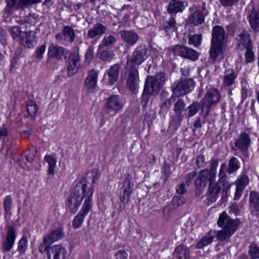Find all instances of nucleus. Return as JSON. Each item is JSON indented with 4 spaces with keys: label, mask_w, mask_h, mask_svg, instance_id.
<instances>
[{
    "label": "nucleus",
    "mask_w": 259,
    "mask_h": 259,
    "mask_svg": "<svg viewBox=\"0 0 259 259\" xmlns=\"http://www.w3.org/2000/svg\"><path fill=\"white\" fill-rule=\"evenodd\" d=\"M186 48L182 45H176L171 48V50L175 55L183 57Z\"/></svg>",
    "instance_id": "obj_44"
},
{
    "label": "nucleus",
    "mask_w": 259,
    "mask_h": 259,
    "mask_svg": "<svg viewBox=\"0 0 259 259\" xmlns=\"http://www.w3.org/2000/svg\"><path fill=\"white\" fill-rule=\"evenodd\" d=\"M16 238V233L14 229L9 227L8 229L7 235L2 243V250L4 252H8L12 248Z\"/></svg>",
    "instance_id": "obj_20"
},
{
    "label": "nucleus",
    "mask_w": 259,
    "mask_h": 259,
    "mask_svg": "<svg viewBox=\"0 0 259 259\" xmlns=\"http://www.w3.org/2000/svg\"><path fill=\"white\" fill-rule=\"evenodd\" d=\"M27 238L26 236H23L19 241L18 250L20 254H24L27 247Z\"/></svg>",
    "instance_id": "obj_46"
},
{
    "label": "nucleus",
    "mask_w": 259,
    "mask_h": 259,
    "mask_svg": "<svg viewBox=\"0 0 259 259\" xmlns=\"http://www.w3.org/2000/svg\"><path fill=\"white\" fill-rule=\"evenodd\" d=\"M50 245H51L50 243H48L46 242H44V238L42 242L41 243H40L39 245V247H38L39 251L41 253H44L45 252H47V255L48 256V251L49 249L50 248V247L51 246Z\"/></svg>",
    "instance_id": "obj_55"
},
{
    "label": "nucleus",
    "mask_w": 259,
    "mask_h": 259,
    "mask_svg": "<svg viewBox=\"0 0 259 259\" xmlns=\"http://www.w3.org/2000/svg\"><path fill=\"white\" fill-rule=\"evenodd\" d=\"M199 55L197 52L187 47L183 58H187L192 61H195L199 58Z\"/></svg>",
    "instance_id": "obj_37"
},
{
    "label": "nucleus",
    "mask_w": 259,
    "mask_h": 259,
    "mask_svg": "<svg viewBox=\"0 0 259 259\" xmlns=\"http://www.w3.org/2000/svg\"><path fill=\"white\" fill-rule=\"evenodd\" d=\"M67 251L60 244L54 245L50 247L48 251L47 259H65Z\"/></svg>",
    "instance_id": "obj_16"
},
{
    "label": "nucleus",
    "mask_w": 259,
    "mask_h": 259,
    "mask_svg": "<svg viewBox=\"0 0 259 259\" xmlns=\"http://www.w3.org/2000/svg\"><path fill=\"white\" fill-rule=\"evenodd\" d=\"M36 42V39L34 32L29 31L25 32V40L24 44H23L24 46L28 48L33 47L34 44H35Z\"/></svg>",
    "instance_id": "obj_32"
},
{
    "label": "nucleus",
    "mask_w": 259,
    "mask_h": 259,
    "mask_svg": "<svg viewBox=\"0 0 259 259\" xmlns=\"http://www.w3.org/2000/svg\"><path fill=\"white\" fill-rule=\"evenodd\" d=\"M224 7H232L238 3L239 0H219Z\"/></svg>",
    "instance_id": "obj_57"
},
{
    "label": "nucleus",
    "mask_w": 259,
    "mask_h": 259,
    "mask_svg": "<svg viewBox=\"0 0 259 259\" xmlns=\"http://www.w3.org/2000/svg\"><path fill=\"white\" fill-rule=\"evenodd\" d=\"M239 163L236 157H232L229 162L228 172L230 174L236 171L239 168Z\"/></svg>",
    "instance_id": "obj_43"
},
{
    "label": "nucleus",
    "mask_w": 259,
    "mask_h": 259,
    "mask_svg": "<svg viewBox=\"0 0 259 259\" xmlns=\"http://www.w3.org/2000/svg\"><path fill=\"white\" fill-rule=\"evenodd\" d=\"M107 30L106 26L101 23H97L88 31V36L91 38H94L97 36H100Z\"/></svg>",
    "instance_id": "obj_26"
},
{
    "label": "nucleus",
    "mask_w": 259,
    "mask_h": 259,
    "mask_svg": "<svg viewBox=\"0 0 259 259\" xmlns=\"http://www.w3.org/2000/svg\"><path fill=\"white\" fill-rule=\"evenodd\" d=\"M73 227L75 229L79 228L81 225V212L79 211L73 221Z\"/></svg>",
    "instance_id": "obj_58"
},
{
    "label": "nucleus",
    "mask_w": 259,
    "mask_h": 259,
    "mask_svg": "<svg viewBox=\"0 0 259 259\" xmlns=\"http://www.w3.org/2000/svg\"><path fill=\"white\" fill-rule=\"evenodd\" d=\"M162 174L164 176L165 179H167L169 176L171 170L170 167L168 164L165 163L164 166L162 168Z\"/></svg>",
    "instance_id": "obj_61"
},
{
    "label": "nucleus",
    "mask_w": 259,
    "mask_h": 259,
    "mask_svg": "<svg viewBox=\"0 0 259 259\" xmlns=\"http://www.w3.org/2000/svg\"><path fill=\"white\" fill-rule=\"evenodd\" d=\"M227 37L224 29L215 26L212 30L211 46L209 50L210 58L214 61L217 58L223 59Z\"/></svg>",
    "instance_id": "obj_3"
},
{
    "label": "nucleus",
    "mask_w": 259,
    "mask_h": 259,
    "mask_svg": "<svg viewBox=\"0 0 259 259\" xmlns=\"http://www.w3.org/2000/svg\"><path fill=\"white\" fill-rule=\"evenodd\" d=\"M249 22L251 28L254 31L259 30V16L255 12H251L249 15Z\"/></svg>",
    "instance_id": "obj_29"
},
{
    "label": "nucleus",
    "mask_w": 259,
    "mask_h": 259,
    "mask_svg": "<svg viewBox=\"0 0 259 259\" xmlns=\"http://www.w3.org/2000/svg\"><path fill=\"white\" fill-rule=\"evenodd\" d=\"M63 32L65 35V40L69 42H73L75 38V33L74 30L69 26L64 27Z\"/></svg>",
    "instance_id": "obj_39"
},
{
    "label": "nucleus",
    "mask_w": 259,
    "mask_h": 259,
    "mask_svg": "<svg viewBox=\"0 0 259 259\" xmlns=\"http://www.w3.org/2000/svg\"><path fill=\"white\" fill-rule=\"evenodd\" d=\"M132 177L127 176L124 180L119 185L120 190V199L123 203H127L131 194L133 192L134 184L132 182Z\"/></svg>",
    "instance_id": "obj_9"
},
{
    "label": "nucleus",
    "mask_w": 259,
    "mask_h": 259,
    "mask_svg": "<svg viewBox=\"0 0 259 259\" xmlns=\"http://www.w3.org/2000/svg\"><path fill=\"white\" fill-rule=\"evenodd\" d=\"M236 78L233 72L225 75L224 77V84L226 86H230L234 83V79Z\"/></svg>",
    "instance_id": "obj_51"
},
{
    "label": "nucleus",
    "mask_w": 259,
    "mask_h": 259,
    "mask_svg": "<svg viewBox=\"0 0 259 259\" xmlns=\"http://www.w3.org/2000/svg\"><path fill=\"white\" fill-rule=\"evenodd\" d=\"M202 41V35L200 34L190 35L189 37V44L192 45L195 47H198Z\"/></svg>",
    "instance_id": "obj_41"
},
{
    "label": "nucleus",
    "mask_w": 259,
    "mask_h": 259,
    "mask_svg": "<svg viewBox=\"0 0 259 259\" xmlns=\"http://www.w3.org/2000/svg\"><path fill=\"white\" fill-rule=\"evenodd\" d=\"M184 9V5L183 2L174 0L170 2L167 10L169 13H177Z\"/></svg>",
    "instance_id": "obj_28"
},
{
    "label": "nucleus",
    "mask_w": 259,
    "mask_h": 259,
    "mask_svg": "<svg viewBox=\"0 0 259 259\" xmlns=\"http://www.w3.org/2000/svg\"><path fill=\"white\" fill-rule=\"evenodd\" d=\"M165 80V74L163 73H158L154 76H148L145 81L144 93L148 95L157 94Z\"/></svg>",
    "instance_id": "obj_6"
},
{
    "label": "nucleus",
    "mask_w": 259,
    "mask_h": 259,
    "mask_svg": "<svg viewBox=\"0 0 259 259\" xmlns=\"http://www.w3.org/2000/svg\"><path fill=\"white\" fill-rule=\"evenodd\" d=\"M94 56V48L90 47L85 54L84 63L89 65L92 60Z\"/></svg>",
    "instance_id": "obj_52"
},
{
    "label": "nucleus",
    "mask_w": 259,
    "mask_h": 259,
    "mask_svg": "<svg viewBox=\"0 0 259 259\" xmlns=\"http://www.w3.org/2000/svg\"><path fill=\"white\" fill-rule=\"evenodd\" d=\"M251 144L250 136L245 132L240 134L237 140L235 143V145L239 149L243 151L248 150Z\"/></svg>",
    "instance_id": "obj_21"
},
{
    "label": "nucleus",
    "mask_w": 259,
    "mask_h": 259,
    "mask_svg": "<svg viewBox=\"0 0 259 259\" xmlns=\"http://www.w3.org/2000/svg\"><path fill=\"white\" fill-rule=\"evenodd\" d=\"M248 183V179L246 176H241L238 180L236 184L235 199H238L241 195L242 190Z\"/></svg>",
    "instance_id": "obj_25"
},
{
    "label": "nucleus",
    "mask_w": 259,
    "mask_h": 259,
    "mask_svg": "<svg viewBox=\"0 0 259 259\" xmlns=\"http://www.w3.org/2000/svg\"><path fill=\"white\" fill-rule=\"evenodd\" d=\"M116 41V38L112 35H105L99 46V49L111 47Z\"/></svg>",
    "instance_id": "obj_31"
},
{
    "label": "nucleus",
    "mask_w": 259,
    "mask_h": 259,
    "mask_svg": "<svg viewBox=\"0 0 259 259\" xmlns=\"http://www.w3.org/2000/svg\"><path fill=\"white\" fill-rule=\"evenodd\" d=\"M98 56L103 61H110L114 58L115 55L113 52L103 51L98 53Z\"/></svg>",
    "instance_id": "obj_40"
},
{
    "label": "nucleus",
    "mask_w": 259,
    "mask_h": 259,
    "mask_svg": "<svg viewBox=\"0 0 259 259\" xmlns=\"http://www.w3.org/2000/svg\"><path fill=\"white\" fill-rule=\"evenodd\" d=\"M68 50L65 48L52 44L49 47L48 56L59 60L67 59Z\"/></svg>",
    "instance_id": "obj_14"
},
{
    "label": "nucleus",
    "mask_w": 259,
    "mask_h": 259,
    "mask_svg": "<svg viewBox=\"0 0 259 259\" xmlns=\"http://www.w3.org/2000/svg\"><path fill=\"white\" fill-rule=\"evenodd\" d=\"M121 69L120 64L116 63L111 65L104 75L103 79L105 82L110 85L114 84L119 78Z\"/></svg>",
    "instance_id": "obj_13"
},
{
    "label": "nucleus",
    "mask_w": 259,
    "mask_h": 259,
    "mask_svg": "<svg viewBox=\"0 0 259 259\" xmlns=\"http://www.w3.org/2000/svg\"><path fill=\"white\" fill-rule=\"evenodd\" d=\"M44 160L48 163L49 165L48 171V174L54 175L55 173V168L56 165V160L51 155L45 156Z\"/></svg>",
    "instance_id": "obj_35"
},
{
    "label": "nucleus",
    "mask_w": 259,
    "mask_h": 259,
    "mask_svg": "<svg viewBox=\"0 0 259 259\" xmlns=\"http://www.w3.org/2000/svg\"><path fill=\"white\" fill-rule=\"evenodd\" d=\"M174 255L176 259H188L190 251L186 246L181 244L175 248Z\"/></svg>",
    "instance_id": "obj_24"
},
{
    "label": "nucleus",
    "mask_w": 259,
    "mask_h": 259,
    "mask_svg": "<svg viewBox=\"0 0 259 259\" xmlns=\"http://www.w3.org/2000/svg\"><path fill=\"white\" fill-rule=\"evenodd\" d=\"M249 254L252 258H259V247L255 245L252 244L250 245Z\"/></svg>",
    "instance_id": "obj_50"
},
{
    "label": "nucleus",
    "mask_w": 259,
    "mask_h": 259,
    "mask_svg": "<svg viewBox=\"0 0 259 259\" xmlns=\"http://www.w3.org/2000/svg\"><path fill=\"white\" fill-rule=\"evenodd\" d=\"M124 104L123 100L119 96L112 95L108 98L105 108L109 113H117L122 109Z\"/></svg>",
    "instance_id": "obj_12"
},
{
    "label": "nucleus",
    "mask_w": 259,
    "mask_h": 259,
    "mask_svg": "<svg viewBox=\"0 0 259 259\" xmlns=\"http://www.w3.org/2000/svg\"><path fill=\"white\" fill-rule=\"evenodd\" d=\"M46 49V45L44 44L39 48H37L35 51L36 58L39 60L41 59L43 56V54L45 52Z\"/></svg>",
    "instance_id": "obj_54"
},
{
    "label": "nucleus",
    "mask_w": 259,
    "mask_h": 259,
    "mask_svg": "<svg viewBox=\"0 0 259 259\" xmlns=\"http://www.w3.org/2000/svg\"><path fill=\"white\" fill-rule=\"evenodd\" d=\"M230 211L234 213L235 215H238L240 214V210L238 205L235 203H232L230 207Z\"/></svg>",
    "instance_id": "obj_63"
},
{
    "label": "nucleus",
    "mask_w": 259,
    "mask_h": 259,
    "mask_svg": "<svg viewBox=\"0 0 259 259\" xmlns=\"http://www.w3.org/2000/svg\"><path fill=\"white\" fill-rule=\"evenodd\" d=\"M201 106L199 103L194 102L188 107V116L192 117L198 111Z\"/></svg>",
    "instance_id": "obj_42"
},
{
    "label": "nucleus",
    "mask_w": 259,
    "mask_h": 259,
    "mask_svg": "<svg viewBox=\"0 0 259 259\" xmlns=\"http://www.w3.org/2000/svg\"><path fill=\"white\" fill-rule=\"evenodd\" d=\"M133 8L130 6L124 5L121 9V13L124 15V17L126 19L130 18L132 14Z\"/></svg>",
    "instance_id": "obj_53"
},
{
    "label": "nucleus",
    "mask_w": 259,
    "mask_h": 259,
    "mask_svg": "<svg viewBox=\"0 0 259 259\" xmlns=\"http://www.w3.org/2000/svg\"><path fill=\"white\" fill-rule=\"evenodd\" d=\"M250 207L251 209V212L254 213L255 215H257L259 213V202L250 204Z\"/></svg>",
    "instance_id": "obj_64"
},
{
    "label": "nucleus",
    "mask_w": 259,
    "mask_h": 259,
    "mask_svg": "<svg viewBox=\"0 0 259 259\" xmlns=\"http://www.w3.org/2000/svg\"><path fill=\"white\" fill-rule=\"evenodd\" d=\"M147 50L145 47H140L136 49L132 56L128 57V67L135 68V66L140 65L147 59Z\"/></svg>",
    "instance_id": "obj_10"
},
{
    "label": "nucleus",
    "mask_w": 259,
    "mask_h": 259,
    "mask_svg": "<svg viewBox=\"0 0 259 259\" xmlns=\"http://www.w3.org/2000/svg\"><path fill=\"white\" fill-rule=\"evenodd\" d=\"M164 29L167 32H172L176 29V23L174 18L171 17L163 22Z\"/></svg>",
    "instance_id": "obj_38"
},
{
    "label": "nucleus",
    "mask_w": 259,
    "mask_h": 259,
    "mask_svg": "<svg viewBox=\"0 0 259 259\" xmlns=\"http://www.w3.org/2000/svg\"><path fill=\"white\" fill-rule=\"evenodd\" d=\"M204 21V16L200 11L196 10L189 18V22L195 25L202 24Z\"/></svg>",
    "instance_id": "obj_30"
},
{
    "label": "nucleus",
    "mask_w": 259,
    "mask_h": 259,
    "mask_svg": "<svg viewBox=\"0 0 259 259\" xmlns=\"http://www.w3.org/2000/svg\"><path fill=\"white\" fill-rule=\"evenodd\" d=\"M120 34L124 41L131 45L136 43L139 38L138 34L131 31H121Z\"/></svg>",
    "instance_id": "obj_27"
},
{
    "label": "nucleus",
    "mask_w": 259,
    "mask_h": 259,
    "mask_svg": "<svg viewBox=\"0 0 259 259\" xmlns=\"http://www.w3.org/2000/svg\"><path fill=\"white\" fill-rule=\"evenodd\" d=\"M225 168L226 164H222L219 174V181L216 182L215 178H213V176H212L211 180L209 183L207 197L211 203L216 201L222 189L227 190L229 188V184L225 178Z\"/></svg>",
    "instance_id": "obj_4"
},
{
    "label": "nucleus",
    "mask_w": 259,
    "mask_h": 259,
    "mask_svg": "<svg viewBox=\"0 0 259 259\" xmlns=\"http://www.w3.org/2000/svg\"><path fill=\"white\" fill-rule=\"evenodd\" d=\"M195 82L192 79H181L174 83L172 89L177 96L184 95L190 93L194 88Z\"/></svg>",
    "instance_id": "obj_8"
},
{
    "label": "nucleus",
    "mask_w": 259,
    "mask_h": 259,
    "mask_svg": "<svg viewBox=\"0 0 259 259\" xmlns=\"http://www.w3.org/2000/svg\"><path fill=\"white\" fill-rule=\"evenodd\" d=\"M11 35L12 37L22 44L24 42V39L21 35L22 31L18 26H13L11 28Z\"/></svg>",
    "instance_id": "obj_34"
},
{
    "label": "nucleus",
    "mask_w": 259,
    "mask_h": 259,
    "mask_svg": "<svg viewBox=\"0 0 259 259\" xmlns=\"http://www.w3.org/2000/svg\"><path fill=\"white\" fill-rule=\"evenodd\" d=\"M237 47L242 50L253 47L250 34L246 31L240 33L236 37Z\"/></svg>",
    "instance_id": "obj_17"
},
{
    "label": "nucleus",
    "mask_w": 259,
    "mask_h": 259,
    "mask_svg": "<svg viewBox=\"0 0 259 259\" xmlns=\"http://www.w3.org/2000/svg\"><path fill=\"white\" fill-rule=\"evenodd\" d=\"M172 202L175 205H181L186 202V199L184 197L181 196L175 197L172 199Z\"/></svg>",
    "instance_id": "obj_59"
},
{
    "label": "nucleus",
    "mask_w": 259,
    "mask_h": 259,
    "mask_svg": "<svg viewBox=\"0 0 259 259\" xmlns=\"http://www.w3.org/2000/svg\"><path fill=\"white\" fill-rule=\"evenodd\" d=\"M80 190L81 188L80 186L77 185L74 188L70 198L68 200L67 204L72 213L76 212L80 206L81 202Z\"/></svg>",
    "instance_id": "obj_15"
},
{
    "label": "nucleus",
    "mask_w": 259,
    "mask_h": 259,
    "mask_svg": "<svg viewBox=\"0 0 259 259\" xmlns=\"http://www.w3.org/2000/svg\"><path fill=\"white\" fill-rule=\"evenodd\" d=\"M218 224L222 228V230L214 232L210 231L208 234L202 237L197 243V248H203L210 244L213 241L215 235L218 239L222 241H228L237 230L240 221L238 219H231L226 212H223L219 218Z\"/></svg>",
    "instance_id": "obj_1"
},
{
    "label": "nucleus",
    "mask_w": 259,
    "mask_h": 259,
    "mask_svg": "<svg viewBox=\"0 0 259 259\" xmlns=\"http://www.w3.org/2000/svg\"><path fill=\"white\" fill-rule=\"evenodd\" d=\"M38 15L34 13H29L25 16L23 19L20 20L19 21V23L21 25H23L26 23L34 25L38 21Z\"/></svg>",
    "instance_id": "obj_33"
},
{
    "label": "nucleus",
    "mask_w": 259,
    "mask_h": 259,
    "mask_svg": "<svg viewBox=\"0 0 259 259\" xmlns=\"http://www.w3.org/2000/svg\"><path fill=\"white\" fill-rule=\"evenodd\" d=\"M5 214L6 215L11 210L12 206V198L10 195L5 197L3 202Z\"/></svg>",
    "instance_id": "obj_45"
},
{
    "label": "nucleus",
    "mask_w": 259,
    "mask_h": 259,
    "mask_svg": "<svg viewBox=\"0 0 259 259\" xmlns=\"http://www.w3.org/2000/svg\"><path fill=\"white\" fill-rule=\"evenodd\" d=\"M115 256L116 259H126L128 254L125 250H120L115 254Z\"/></svg>",
    "instance_id": "obj_62"
},
{
    "label": "nucleus",
    "mask_w": 259,
    "mask_h": 259,
    "mask_svg": "<svg viewBox=\"0 0 259 259\" xmlns=\"http://www.w3.org/2000/svg\"><path fill=\"white\" fill-rule=\"evenodd\" d=\"M98 72L95 70H91L87 77L84 85L89 90H93L97 86Z\"/></svg>",
    "instance_id": "obj_23"
},
{
    "label": "nucleus",
    "mask_w": 259,
    "mask_h": 259,
    "mask_svg": "<svg viewBox=\"0 0 259 259\" xmlns=\"http://www.w3.org/2000/svg\"><path fill=\"white\" fill-rule=\"evenodd\" d=\"M212 176L213 178H216V172L215 170H209L208 169H204L201 170L196 178L194 184L197 191L201 193L206 185L207 182L209 183L211 180Z\"/></svg>",
    "instance_id": "obj_7"
},
{
    "label": "nucleus",
    "mask_w": 259,
    "mask_h": 259,
    "mask_svg": "<svg viewBox=\"0 0 259 259\" xmlns=\"http://www.w3.org/2000/svg\"><path fill=\"white\" fill-rule=\"evenodd\" d=\"M185 104L183 100L180 99L176 103L174 106V110L175 113L179 116L182 114L184 110Z\"/></svg>",
    "instance_id": "obj_47"
},
{
    "label": "nucleus",
    "mask_w": 259,
    "mask_h": 259,
    "mask_svg": "<svg viewBox=\"0 0 259 259\" xmlns=\"http://www.w3.org/2000/svg\"><path fill=\"white\" fill-rule=\"evenodd\" d=\"M220 100L219 91L214 88H210L207 91L203 99L201 101V112L204 116L209 114L211 108Z\"/></svg>",
    "instance_id": "obj_5"
},
{
    "label": "nucleus",
    "mask_w": 259,
    "mask_h": 259,
    "mask_svg": "<svg viewBox=\"0 0 259 259\" xmlns=\"http://www.w3.org/2000/svg\"><path fill=\"white\" fill-rule=\"evenodd\" d=\"M172 97L166 100L160 106V112H166L171 107L172 102L174 101Z\"/></svg>",
    "instance_id": "obj_49"
},
{
    "label": "nucleus",
    "mask_w": 259,
    "mask_h": 259,
    "mask_svg": "<svg viewBox=\"0 0 259 259\" xmlns=\"http://www.w3.org/2000/svg\"><path fill=\"white\" fill-rule=\"evenodd\" d=\"M8 135V130L5 124L0 127V140L4 139Z\"/></svg>",
    "instance_id": "obj_60"
},
{
    "label": "nucleus",
    "mask_w": 259,
    "mask_h": 259,
    "mask_svg": "<svg viewBox=\"0 0 259 259\" xmlns=\"http://www.w3.org/2000/svg\"><path fill=\"white\" fill-rule=\"evenodd\" d=\"M27 111L30 116H34L37 111V107L32 101H30L27 105Z\"/></svg>",
    "instance_id": "obj_48"
},
{
    "label": "nucleus",
    "mask_w": 259,
    "mask_h": 259,
    "mask_svg": "<svg viewBox=\"0 0 259 259\" xmlns=\"http://www.w3.org/2000/svg\"><path fill=\"white\" fill-rule=\"evenodd\" d=\"M129 68V73L127 77V85L134 93L137 92L139 81L138 69Z\"/></svg>",
    "instance_id": "obj_18"
},
{
    "label": "nucleus",
    "mask_w": 259,
    "mask_h": 259,
    "mask_svg": "<svg viewBox=\"0 0 259 259\" xmlns=\"http://www.w3.org/2000/svg\"><path fill=\"white\" fill-rule=\"evenodd\" d=\"M249 201L250 204L259 203V195L255 192H251L250 194Z\"/></svg>",
    "instance_id": "obj_56"
},
{
    "label": "nucleus",
    "mask_w": 259,
    "mask_h": 259,
    "mask_svg": "<svg viewBox=\"0 0 259 259\" xmlns=\"http://www.w3.org/2000/svg\"><path fill=\"white\" fill-rule=\"evenodd\" d=\"M64 234L62 228H58L44 237V242L51 244L62 238Z\"/></svg>",
    "instance_id": "obj_22"
},
{
    "label": "nucleus",
    "mask_w": 259,
    "mask_h": 259,
    "mask_svg": "<svg viewBox=\"0 0 259 259\" xmlns=\"http://www.w3.org/2000/svg\"><path fill=\"white\" fill-rule=\"evenodd\" d=\"M99 177L98 171L97 169H93L88 171L82 180V191L83 197L85 198L83 207L82 209V217L86 215L92 207V200L94 193L93 185Z\"/></svg>",
    "instance_id": "obj_2"
},
{
    "label": "nucleus",
    "mask_w": 259,
    "mask_h": 259,
    "mask_svg": "<svg viewBox=\"0 0 259 259\" xmlns=\"http://www.w3.org/2000/svg\"><path fill=\"white\" fill-rule=\"evenodd\" d=\"M41 0H5L7 4L4 12L8 14L12 13L15 9H21L32 4L38 3Z\"/></svg>",
    "instance_id": "obj_11"
},
{
    "label": "nucleus",
    "mask_w": 259,
    "mask_h": 259,
    "mask_svg": "<svg viewBox=\"0 0 259 259\" xmlns=\"http://www.w3.org/2000/svg\"><path fill=\"white\" fill-rule=\"evenodd\" d=\"M253 49V47L245 49L244 61L245 64L252 63L254 62L255 56Z\"/></svg>",
    "instance_id": "obj_36"
},
{
    "label": "nucleus",
    "mask_w": 259,
    "mask_h": 259,
    "mask_svg": "<svg viewBox=\"0 0 259 259\" xmlns=\"http://www.w3.org/2000/svg\"><path fill=\"white\" fill-rule=\"evenodd\" d=\"M79 47L73 49L71 54V61L69 62L68 67V75L69 76L73 75L77 71L78 68V63L79 61Z\"/></svg>",
    "instance_id": "obj_19"
}]
</instances>
